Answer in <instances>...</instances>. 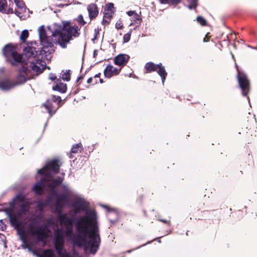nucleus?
Segmentation results:
<instances>
[{"label":"nucleus","mask_w":257,"mask_h":257,"mask_svg":"<svg viewBox=\"0 0 257 257\" xmlns=\"http://www.w3.org/2000/svg\"><path fill=\"white\" fill-rule=\"evenodd\" d=\"M66 230L61 229H58L55 231V237L54 240V245L55 249L58 254V257H73L76 256L79 257L78 254L76 253H73L72 255L67 252L63 248V244L64 243V236H66L69 240L71 241L74 244L78 246L77 244L75 243L72 240L67 236L66 235Z\"/></svg>","instance_id":"5"},{"label":"nucleus","mask_w":257,"mask_h":257,"mask_svg":"<svg viewBox=\"0 0 257 257\" xmlns=\"http://www.w3.org/2000/svg\"><path fill=\"white\" fill-rule=\"evenodd\" d=\"M197 0H193V2L188 6V8L191 10L195 9L197 6Z\"/></svg>","instance_id":"27"},{"label":"nucleus","mask_w":257,"mask_h":257,"mask_svg":"<svg viewBox=\"0 0 257 257\" xmlns=\"http://www.w3.org/2000/svg\"><path fill=\"white\" fill-rule=\"evenodd\" d=\"M17 7L22 12H24L26 10V7L23 1L21 0H14Z\"/></svg>","instance_id":"19"},{"label":"nucleus","mask_w":257,"mask_h":257,"mask_svg":"<svg viewBox=\"0 0 257 257\" xmlns=\"http://www.w3.org/2000/svg\"><path fill=\"white\" fill-rule=\"evenodd\" d=\"M87 10L90 19L95 18L98 14L97 8L95 4H92L89 5L87 7Z\"/></svg>","instance_id":"15"},{"label":"nucleus","mask_w":257,"mask_h":257,"mask_svg":"<svg viewBox=\"0 0 257 257\" xmlns=\"http://www.w3.org/2000/svg\"><path fill=\"white\" fill-rule=\"evenodd\" d=\"M121 70V68L118 69L111 65H108L104 71L105 77L109 78L111 77L118 75Z\"/></svg>","instance_id":"13"},{"label":"nucleus","mask_w":257,"mask_h":257,"mask_svg":"<svg viewBox=\"0 0 257 257\" xmlns=\"http://www.w3.org/2000/svg\"><path fill=\"white\" fill-rule=\"evenodd\" d=\"M127 15L132 17V21H137L140 20V16L134 11H130L126 13Z\"/></svg>","instance_id":"18"},{"label":"nucleus","mask_w":257,"mask_h":257,"mask_svg":"<svg viewBox=\"0 0 257 257\" xmlns=\"http://www.w3.org/2000/svg\"><path fill=\"white\" fill-rule=\"evenodd\" d=\"M3 53L6 60L12 65L22 62V55L18 53L17 47L12 44L6 45L3 49Z\"/></svg>","instance_id":"6"},{"label":"nucleus","mask_w":257,"mask_h":257,"mask_svg":"<svg viewBox=\"0 0 257 257\" xmlns=\"http://www.w3.org/2000/svg\"><path fill=\"white\" fill-rule=\"evenodd\" d=\"M92 79L91 78H89L87 79V82L88 83H90L92 82Z\"/></svg>","instance_id":"37"},{"label":"nucleus","mask_w":257,"mask_h":257,"mask_svg":"<svg viewBox=\"0 0 257 257\" xmlns=\"http://www.w3.org/2000/svg\"><path fill=\"white\" fill-rule=\"evenodd\" d=\"M61 78L65 81H69L70 79V73L69 72V71H66L65 72H63L61 74Z\"/></svg>","instance_id":"22"},{"label":"nucleus","mask_w":257,"mask_h":257,"mask_svg":"<svg viewBox=\"0 0 257 257\" xmlns=\"http://www.w3.org/2000/svg\"><path fill=\"white\" fill-rule=\"evenodd\" d=\"M122 26L123 25L121 21H118L115 24V27L117 29H121Z\"/></svg>","instance_id":"30"},{"label":"nucleus","mask_w":257,"mask_h":257,"mask_svg":"<svg viewBox=\"0 0 257 257\" xmlns=\"http://www.w3.org/2000/svg\"><path fill=\"white\" fill-rule=\"evenodd\" d=\"M4 68H0V78L4 75Z\"/></svg>","instance_id":"33"},{"label":"nucleus","mask_w":257,"mask_h":257,"mask_svg":"<svg viewBox=\"0 0 257 257\" xmlns=\"http://www.w3.org/2000/svg\"><path fill=\"white\" fill-rule=\"evenodd\" d=\"M159 220H160L161 221L165 223H169V222L168 221H167V220H164V219H160Z\"/></svg>","instance_id":"36"},{"label":"nucleus","mask_w":257,"mask_h":257,"mask_svg":"<svg viewBox=\"0 0 257 257\" xmlns=\"http://www.w3.org/2000/svg\"><path fill=\"white\" fill-rule=\"evenodd\" d=\"M208 34L209 33H207L205 37H204V39H203V42H208L209 41V36H208Z\"/></svg>","instance_id":"35"},{"label":"nucleus","mask_w":257,"mask_h":257,"mask_svg":"<svg viewBox=\"0 0 257 257\" xmlns=\"http://www.w3.org/2000/svg\"><path fill=\"white\" fill-rule=\"evenodd\" d=\"M13 209L8 212L10 222L17 229L22 240L24 241L29 236H36L43 240L48 236L46 227L36 228L32 223L27 228L25 227L26 216L29 211L30 203L22 194L17 195L13 201Z\"/></svg>","instance_id":"2"},{"label":"nucleus","mask_w":257,"mask_h":257,"mask_svg":"<svg viewBox=\"0 0 257 257\" xmlns=\"http://www.w3.org/2000/svg\"><path fill=\"white\" fill-rule=\"evenodd\" d=\"M232 57L233 58H234V56L232 54Z\"/></svg>","instance_id":"42"},{"label":"nucleus","mask_w":257,"mask_h":257,"mask_svg":"<svg viewBox=\"0 0 257 257\" xmlns=\"http://www.w3.org/2000/svg\"><path fill=\"white\" fill-rule=\"evenodd\" d=\"M74 4H81V3H79V2H77V3H75Z\"/></svg>","instance_id":"39"},{"label":"nucleus","mask_w":257,"mask_h":257,"mask_svg":"<svg viewBox=\"0 0 257 257\" xmlns=\"http://www.w3.org/2000/svg\"><path fill=\"white\" fill-rule=\"evenodd\" d=\"M61 102V99L60 96H53L52 98L47 99V101L43 104V106L51 116L59 107V103Z\"/></svg>","instance_id":"7"},{"label":"nucleus","mask_w":257,"mask_h":257,"mask_svg":"<svg viewBox=\"0 0 257 257\" xmlns=\"http://www.w3.org/2000/svg\"><path fill=\"white\" fill-rule=\"evenodd\" d=\"M131 38V34H125L123 36V40L124 42H127L130 40Z\"/></svg>","instance_id":"31"},{"label":"nucleus","mask_w":257,"mask_h":257,"mask_svg":"<svg viewBox=\"0 0 257 257\" xmlns=\"http://www.w3.org/2000/svg\"><path fill=\"white\" fill-rule=\"evenodd\" d=\"M196 20L201 26H205L206 24V21L201 16L197 17Z\"/></svg>","instance_id":"25"},{"label":"nucleus","mask_w":257,"mask_h":257,"mask_svg":"<svg viewBox=\"0 0 257 257\" xmlns=\"http://www.w3.org/2000/svg\"><path fill=\"white\" fill-rule=\"evenodd\" d=\"M38 33L40 44L42 47L36 48L38 45L36 42H32L24 49L22 55V62L25 61V58H34L39 53L42 59L49 61L51 59V53L53 51V43L51 39L47 36L46 30L43 25L38 29Z\"/></svg>","instance_id":"3"},{"label":"nucleus","mask_w":257,"mask_h":257,"mask_svg":"<svg viewBox=\"0 0 257 257\" xmlns=\"http://www.w3.org/2000/svg\"><path fill=\"white\" fill-rule=\"evenodd\" d=\"M37 256L38 257H55L53 251L50 249L45 250L42 254H38Z\"/></svg>","instance_id":"17"},{"label":"nucleus","mask_w":257,"mask_h":257,"mask_svg":"<svg viewBox=\"0 0 257 257\" xmlns=\"http://www.w3.org/2000/svg\"><path fill=\"white\" fill-rule=\"evenodd\" d=\"M129 59L130 56L128 55L120 54L115 57L114 63L121 68L127 63Z\"/></svg>","instance_id":"12"},{"label":"nucleus","mask_w":257,"mask_h":257,"mask_svg":"<svg viewBox=\"0 0 257 257\" xmlns=\"http://www.w3.org/2000/svg\"><path fill=\"white\" fill-rule=\"evenodd\" d=\"M31 78L28 69L23 66L20 70L19 74L16 78L15 83L16 85H21Z\"/></svg>","instance_id":"10"},{"label":"nucleus","mask_w":257,"mask_h":257,"mask_svg":"<svg viewBox=\"0 0 257 257\" xmlns=\"http://www.w3.org/2000/svg\"><path fill=\"white\" fill-rule=\"evenodd\" d=\"M161 4L177 5L180 3L181 0H159Z\"/></svg>","instance_id":"20"},{"label":"nucleus","mask_w":257,"mask_h":257,"mask_svg":"<svg viewBox=\"0 0 257 257\" xmlns=\"http://www.w3.org/2000/svg\"><path fill=\"white\" fill-rule=\"evenodd\" d=\"M97 54V51L95 50L93 52V55L95 57V55H96Z\"/></svg>","instance_id":"38"},{"label":"nucleus","mask_w":257,"mask_h":257,"mask_svg":"<svg viewBox=\"0 0 257 257\" xmlns=\"http://www.w3.org/2000/svg\"><path fill=\"white\" fill-rule=\"evenodd\" d=\"M102 206H103V207H104V208H107V207L106 206H105V205H103Z\"/></svg>","instance_id":"41"},{"label":"nucleus","mask_w":257,"mask_h":257,"mask_svg":"<svg viewBox=\"0 0 257 257\" xmlns=\"http://www.w3.org/2000/svg\"><path fill=\"white\" fill-rule=\"evenodd\" d=\"M131 251H132L131 250H127V252L130 253V252H131Z\"/></svg>","instance_id":"40"},{"label":"nucleus","mask_w":257,"mask_h":257,"mask_svg":"<svg viewBox=\"0 0 257 257\" xmlns=\"http://www.w3.org/2000/svg\"><path fill=\"white\" fill-rule=\"evenodd\" d=\"M29 36V32L27 30H24L22 31L21 32V34L20 36V40L23 41L25 42V40L27 39V38Z\"/></svg>","instance_id":"21"},{"label":"nucleus","mask_w":257,"mask_h":257,"mask_svg":"<svg viewBox=\"0 0 257 257\" xmlns=\"http://www.w3.org/2000/svg\"><path fill=\"white\" fill-rule=\"evenodd\" d=\"M113 4L112 3H109L106 5L104 8V12L108 11L113 13Z\"/></svg>","instance_id":"26"},{"label":"nucleus","mask_w":257,"mask_h":257,"mask_svg":"<svg viewBox=\"0 0 257 257\" xmlns=\"http://www.w3.org/2000/svg\"><path fill=\"white\" fill-rule=\"evenodd\" d=\"M54 38L53 43L59 44L62 48H66L73 37L79 36V29L76 26L70 25L69 22H65L63 25L55 23L52 27H48Z\"/></svg>","instance_id":"4"},{"label":"nucleus","mask_w":257,"mask_h":257,"mask_svg":"<svg viewBox=\"0 0 257 257\" xmlns=\"http://www.w3.org/2000/svg\"><path fill=\"white\" fill-rule=\"evenodd\" d=\"M60 166L59 161L53 160L48 162L42 169L38 170V174L41 176V182L34 185L33 191L40 195L45 186H47L52 195L56 196L55 209L58 213L62 229L66 230L67 236L79 246L83 247L86 252L95 254L100 242L97 213L94 209L88 208V203L83 199L77 198L72 205L74 213L84 211V214L75 220L76 235L73 234L72 218L61 211L64 204L74 196V192L67 184H63L61 186V194H57L55 187L62 183L63 178L54 179L51 175V172L57 173Z\"/></svg>","instance_id":"1"},{"label":"nucleus","mask_w":257,"mask_h":257,"mask_svg":"<svg viewBox=\"0 0 257 257\" xmlns=\"http://www.w3.org/2000/svg\"><path fill=\"white\" fill-rule=\"evenodd\" d=\"M53 89L61 93H65L67 90L66 84L61 82H58L53 87Z\"/></svg>","instance_id":"16"},{"label":"nucleus","mask_w":257,"mask_h":257,"mask_svg":"<svg viewBox=\"0 0 257 257\" xmlns=\"http://www.w3.org/2000/svg\"><path fill=\"white\" fill-rule=\"evenodd\" d=\"M36 60L35 62H31V67L32 70L37 73H41L45 69L46 63L44 61V59Z\"/></svg>","instance_id":"11"},{"label":"nucleus","mask_w":257,"mask_h":257,"mask_svg":"<svg viewBox=\"0 0 257 257\" xmlns=\"http://www.w3.org/2000/svg\"><path fill=\"white\" fill-rule=\"evenodd\" d=\"M47 203H44V204L43 203H39L38 206V207L40 209H42L43 207L46 205H47Z\"/></svg>","instance_id":"32"},{"label":"nucleus","mask_w":257,"mask_h":257,"mask_svg":"<svg viewBox=\"0 0 257 257\" xmlns=\"http://www.w3.org/2000/svg\"><path fill=\"white\" fill-rule=\"evenodd\" d=\"M49 78L50 80L53 81L56 79V76L53 74H50Z\"/></svg>","instance_id":"34"},{"label":"nucleus","mask_w":257,"mask_h":257,"mask_svg":"<svg viewBox=\"0 0 257 257\" xmlns=\"http://www.w3.org/2000/svg\"><path fill=\"white\" fill-rule=\"evenodd\" d=\"M81 148V144H76L73 145L71 148V152L73 153H77L79 152Z\"/></svg>","instance_id":"24"},{"label":"nucleus","mask_w":257,"mask_h":257,"mask_svg":"<svg viewBox=\"0 0 257 257\" xmlns=\"http://www.w3.org/2000/svg\"><path fill=\"white\" fill-rule=\"evenodd\" d=\"M103 14H104V17L105 18L110 19L112 17L113 13H111V12H108V11L104 12V11Z\"/></svg>","instance_id":"29"},{"label":"nucleus","mask_w":257,"mask_h":257,"mask_svg":"<svg viewBox=\"0 0 257 257\" xmlns=\"http://www.w3.org/2000/svg\"><path fill=\"white\" fill-rule=\"evenodd\" d=\"M16 86L15 82L8 79H4L0 81V89L2 91H8Z\"/></svg>","instance_id":"14"},{"label":"nucleus","mask_w":257,"mask_h":257,"mask_svg":"<svg viewBox=\"0 0 257 257\" xmlns=\"http://www.w3.org/2000/svg\"><path fill=\"white\" fill-rule=\"evenodd\" d=\"M145 67L147 73L157 70L158 74L161 77L162 83L164 84L167 73L162 63H160L156 65L153 62H148L146 64Z\"/></svg>","instance_id":"8"},{"label":"nucleus","mask_w":257,"mask_h":257,"mask_svg":"<svg viewBox=\"0 0 257 257\" xmlns=\"http://www.w3.org/2000/svg\"><path fill=\"white\" fill-rule=\"evenodd\" d=\"M7 7V4L6 0H0V12L4 13Z\"/></svg>","instance_id":"23"},{"label":"nucleus","mask_w":257,"mask_h":257,"mask_svg":"<svg viewBox=\"0 0 257 257\" xmlns=\"http://www.w3.org/2000/svg\"><path fill=\"white\" fill-rule=\"evenodd\" d=\"M78 22L81 25L83 26L85 24V22L83 20V16L79 15L77 18Z\"/></svg>","instance_id":"28"},{"label":"nucleus","mask_w":257,"mask_h":257,"mask_svg":"<svg viewBox=\"0 0 257 257\" xmlns=\"http://www.w3.org/2000/svg\"><path fill=\"white\" fill-rule=\"evenodd\" d=\"M237 79L243 96L246 95L249 91V82L246 74L240 72L237 69Z\"/></svg>","instance_id":"9"},{"label":"nucleus","mask_w":257,"mask_h":257,"mask_svg":"<svg viewBox=\"0 0 257 257\" xmlns=\"http://www.w3.org/2000/svg\"><path fill=\"white\" fill-rule=\"evenodd\" d=\"M133 23H131V24H130V26L132 25Z\"/></svg>","instance_id":"43"}]
</instances>
